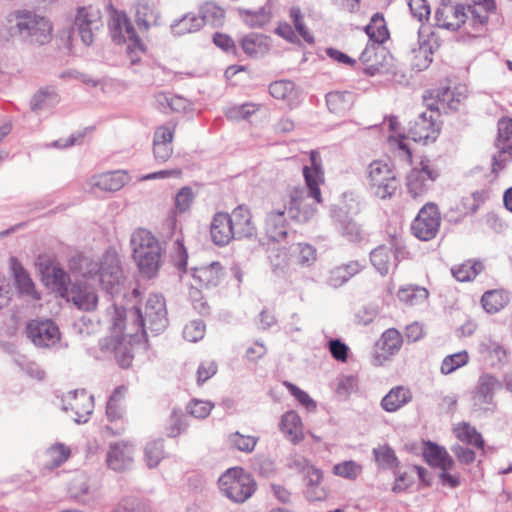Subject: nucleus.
Returning a JSON list of instances; mask_svg holds the SVG:
<instances>
[{"mask_svg":"<svg viewBox=\"0 0 512 512\" xmlns=\"http://www.w3.org/2000/svg\"><path fill=\"white\" fill-rule=\"evenodd\" d=\"M239 13L243 21L251 28H261L270 20V14L265 8L256 11L240 9Z\"/></svg>","mask_w":512,"mask_h":512,"instance_id":"obj_54","label":"nucleus"},{"mask_svg":"<svg viewBox=\"0 0 512 512\" xmlns=\"http://www.w3.org/2000/svg\"><path fill=\"white\" fill-rule=\"evenodd\" d=\"M97 279L107 294L112 297L121 294L124 289L125 277L116 251L108 249L103 254L102 266Z\"/></svg>","mask_w":512,"mask_h":512,"instance_id":"obj_6","label":"nucleus"},{"mask_svg":"<svg viewBox=\"0 0 512 512\" xmlns=\"http://www.w3.org/2000/svg\"><path fill=\"white\" fill-rule=\"evenodd\" d=\"M423 458L429 466L441 470H449L454 466V460L447 450L435 442H424Z\"/></svg>","mask_w":512,"mask_h":512,"instance_id":"obj_24","label":"nucleus"},{"mask_svg":"<svg viewBox=\"0 0 512 512\" xmlns=\"http://www.w3.org/2000/svg\"><path fill=\"white\" fill-rule=\"evenodd\" d=\"M113 512H150L149 509L137 499H123Z\"/></svg>","mask_w":512,"mask_h":512,"instance_id":"obj_64","label":"nucleus"},{"mask_svg":"<svg viewBox=\"0 0 512 512\" xmlns=\"http://www.w3.org/2000/svg\"><path fill=\"white\" fill-rule=\"evenodd\" d=\"M258 438L250 435H243L239 432L231 433L228 437L229 445L235 449L250 453L254 450L257 444Z\"/></svg>","mask_w":512,"mask_h":512,"instance_id":"obj_57","label":"nucleus"},{"mask_svg":"<svg viewBox=\"0 0 512 512\" xmlns=\"http://www.w3.org/2000/svg\"><path fill=\"white\" fill-rule=\"evenodd\" d=\"M167 314L163 295L151 294L146 301L145 314H142L145 337L147 336V330H150L154 335L165 331L169 324Z\"/></svg>","mask_w":512,"mask_h":512,"instance_id":"obj_11","label":"nucleus"},{"mask_svg":"<svg viewBox=\"0 0 512 512\" xmlns=\"http://www.w3.org/2000/svg\"><path fill=\"white\" fill-rule=\"evenodd\" d=\"M130 244L140 272L147 278L154 277L161 260V248L157 239L150 231L140 228L133 232Z\"/></svg>","mask_w":512,"mask_h":512,"instance_id":"obj_4","label":"nucleus"},{"mask_svg":"<svg viewBox=\"0 0 512 512\" xmlns=\"http://www.w3.org/2000/svg\"><path fill=\"white\" fill-rule=\"evenodd\" d=\"M484 265L481 261H467L462 265L452 268L453 276L459 282H467L476 278L482 272Z\"/></svg>","mask_w":512,"mask_h":512,"instance_id":"obj_45","label":"nucleus"},{"mask_svg":"<svg viewBox=\"0 0 512 512\" xmlns=\"http://www.w3.org/2000/svg\"><path fill=\"white\" fill-rule=\"evenodd\" d=\"M232 230L229 214L218 212L211 222L210 234L212 241L218 246L227 245L232 239H236Z\"/></svg>","mask_w":512,"mask_h":512,"instance_id":"obj_22","label":"nucleus"},{"mask_svg":"<svg viewBox=\"0 0 512 512\" xmlns=\"http://www.w3.org/2000/svg\"><path fill=\"white\" fill-rule=\"evenodd\" d=\"M440 133V126L436 123L432 113L422 112L418 117L410 122L407 138L414 142L427 143L435 141Z\"/></svg>","mask_w":512,"mask_h":512,"instance_id":"obj_15","label":"nucleus"},{"mask_svg":"<svg viewBox=\"0 0 512 512\" xmlns=\"http://www.w3.org/2000/svg\"><path fill=\"white\" fill-rule=\"evenodd\" d=\"M134 447L128 442H117L110 445L107 464L114 471H124L133 462Z\"/></svg>","mask_w":512,"mask_h":512,"instance_id":"obj_18","label":"nucleus"},{"mask_svg":"<svg viewBox=\"0 0 512 512\" xmlns=\"http://www.w3.org/2000/svg\"><path fill=\"white\" fill-rule=\"evenodd\" d=\"M458 438L478 449H484L485 441L480 432L469 423L463 422L458 429Z\"/></svg>","mask_w":512,"mask_h":512,"instance_id":"obj_50","label":"nucleus"},{"mask_svg":"<svg viewBox=\"0 0 512 512\" xmlns=\"http://www.w3.org/2000/svg\"><path fill=\"white\" fill-rule=\"evenodd\" d=\"M222 275L223 269L219 262H212L208 266L195 268L193 272V278L206 288L218 286Z\"/></svg>","mask_w":512,"mask_h":512,"instance_id":"obj_30","label":"nucleus"},{"mask_svg":"<svg viewBox=\"0 0 512 512\" xmlns=\"http://www.w3.org/2000/svg\"><path fill=\"white\" fill-rule=\"evenodd\" d=\"M454 7L453 0H441V6L435 11L434 25L451 31L458 30V19L453 18Z\"/></svg>","mask_w":512,"mask_h":512,"instance_id":"obj_32","label":"nucleus"},{"mask_svg":"<svg viewBox=\"0 0 512 512\" xmlns=\"http://www.w3.org/2000/svg\"><path fill=\"white\" fill-rule=\"evenodd\" d=\"M126 18L127 16L125 13H116L109 23L111 37L116 44L125 43V35L123 31L125 29L124 26Z\"/></svg>","mask_w":512,"mask_h":512,"instance_id":"obj_58","label":"nucleus"},{"mask_svg":"<svg viewBox=\"0 0 512 512\" xmlns=\"http://www.w3.org/2000/svg\"><path fill=\"white\" fill-rule=\"evenodd\" d=\"M239 44L243 52L250 58H262L271 48V39L261 33H249L242 37Z\"/></svg>","mask_w":512,"mask_h":512,"instance_id":"obj_21","label":"nucleus"},{"mask_svg":"<svg viewBox=\"0 0 512 512\" xmlns=\"http://www.w3.org/2000/svg\"><path fill=\"white\" fill-rule=\"evenodd\" d=\"M107 313L112 335L100 342V348L104 352L112 351L121 368H129L134 358L132 344L145 339L142 310L137 305L126 308L114 303Z\"/></svg>","mask_w":512,"mask_h":512,"instance_id":"obj_1","label":"nucleus"},{"mask_svg":"<svg viewBox=\"0 0 512 512\" xmlns=\"http://www.w3.org/2000/svg\"><path fill=\"white\" fill-rule=\"evenodd\" d=\"M480 352L490 360L492 366H502L507 362V351L498 342L491 339L480 344Z\"/></svg>","mask_w":512,"mask_h":512,"instance_id":"obj_37","label":"nucleus"},{"mask_svg":"<svg viewBox=\"0 0 512 512\" xmlns=\"http://www.w3.org/2000/svg\"><path fill=\"white\" fill-rule=\"evenodd\" d=\"M187 427V415L181 409L174 408L167 422V436L170 438H175L181 433L185 432Z\"/></svg>","mask_w":512,"mask_h":512,"instance_id":"obj_46","label":"nucleus"},{"mask_svg":"<svg viewBox=\"0 0 512 512\" xmlns=\"http://www.w3.org/2000/svg\"><path fill=\"white\" fill-rule=\"evenodd\" d=\"M364 31L371 42L383 44L389 38V31L384 16L380 12L372 15Z\"/></svg>","mask_w":512,"mask_h":512,"instance_id":"obj_34","label":"nucleus"},{"mask_svg":"<svg viewBox=\"0 0 512 512\" xmlns=\"http://www.w3.org/2000/svg\"><path fill=\"white\" fill-rule=\"evenodd\" d=\"M52 30V24L46 17L19 10L15 12V24L10 27V34L25 44L43 46L51 41Z\"/></svg>","mask_w":512,"mask_h":512,"instance_id":"obj_3","label":"nucleus"},{"mask_svg":"<svg viewBox=\"0 0 512 512\" xmlns=\"http://www.w3.org/2000/svg\"><path fill=\"white\" fill-rule=\"evenodd\" d=\"M441 217L436 204L426 203L412 221L411 230L413 235L422 241L433 239L440 227Z\"/></svg>","mask_w":512,"mask_h":512,"instance_id":"obj_10","label":"nucleus"},{"mask_svg":"<svg viewBox=\"0 0 512 512\" xmlns=\"http://www.w3.org/2000/svg\"><path fill=\"white\" fill-rule=\"evenodd\" d=\"M10 268L19 293L39 299L40 296L36 292L34 282L17 258L11 257Z\"/></svg>","mask_w":512,"mask_h":512,"instance_id":"obj_25","label":"nucleus"},{"mask_svg":"<svg viewBox=\"0 0 512 512\" xmlns=\"http://www.w3.org/2000/svg\"><path fill=\"white\" fill-rule=\"evenodd\" d=\"M331 216L337 224V229L341 235L352 243H358L364 240L365 233L361 226L349 217L348 213L341 207H333Z\"/></svg>","mask_w":512,"mask_h":512,"instance_id":"obj_17","label":"nucleus"},{"mask_svg":"<svg viewBox=\"0 0 512 512\" xmlns=\"http://www.w3.org/2000/svg\"><path fill=\"white\" fill-rule=\"evenodd\" d=\"M256 111L255 105L245 103L242 105H235L226 111V116L231 120H245L248 119Z\"/></svg>","mask_w":512,"mask_h":512,"instance_id":"obj_62","label":"nucleus"},{"mask_svg":"<svg viewBox=\"0 0 512 512\" xmlns=\"http://www.w3.org/2000/svg\"><path fill=\"white\" fill-rule=\"evenodd\" d=\"M495 146L499 149V153L492 157V172L497 174L505 168L507 162L512 160V119H501L498 122Z\"/></svg>","mask_w":512,"mask_h":512,"instance_id":"obj_14","label":"nucleus"},{"mask_svg":"<svg viewBox=\"0 0 512 512\" xmlns=\"http://www.w3.org/2000/svg\"><path fill=\"white\" fill-rule=\"evenodd\" d=\"M412 392L402 385L393 387L381 400V407L386 412H396L412 401Z\"/></svg>","mask_w":512,"mask_h":512,"instance_id":"obj_27","label":"nucleus"},{"mask_svg":"<svg viewBox=\"0 0 512 512\" xmlns=\"http://www.w3.org/2000/svg\"><path fill=\"white\" fill-rule=\"evenodd\" d=\"M373 454L381 469H394L400 464L395 451L389 445L379 446L373 449Z\"/></svg>","mask_w":512,"mask_h":512,"instance_id":"obj_47","label":"nucleus"},{"mask_svg":"<svg viewBox=\"0 0 512 512\" xmlns=\"http://www.w3.org/2000/svg\"><path fill=\"white\" fill-rule=\"evenodd\" d=\"M197 17L202 20L201 27L210 25L217 28L224 24L225 11L214 2H205L200 6Z\"/></svg>","mask_w":512,"mask_h":512,"instance_id":"obj_33","label":"nucleus"},{"mask_svg":"<svg viewBox=\"0 0 512 512\" xmlns=\"http://www.w3.org/2000/svg\"><path fill=\"white\" fill-rule=\"evenodd\" d=\"M288 211V205L284 210H272L265 219V231L269 240L281 242L287 238L288 229L285 212Z\"/></svg>","mask_w":512,"mask_h":512,"instance_id":"obj_23","label":"nucleus"},{"mask_svg":"<svg viewBox=\"0 0 512 512\" xmlns=\"http://www.w3.org/2000/svg\"><path fill=\"white\" fill-rule=\"evenodd\" d=\"M229 218L236 239L252 238L256 235L257 229L252 223L251 213L244 205L236 207L229 214Z\"/></svg>","mask_w":512,"mask_h":512,"instance_id":"obj_19","label":"nucleus"},{"mask_svg":"<svg viewBox=\"0 0 512 512\" xmlns=\"http://www.w3.org/2000/svg\"><path fill=\"white\" fill-rule=\"evenodd\" d=\"M219 489L224 496L235 503H242L256 490L251 475L241 467L227 469L218 479Z\"/></svg>","mask_w":512,"mask_h":512,"instance_id":"obj_5","label":"nucleus"},{"mask_svg":"<svg viewBox=\"0 0 512 512\" xmlns=\"http://www.w3.org/2000/svg\"><path fill=\"white\" fill-rule=\"evenodd\" d=\"M205 323L202 320H193L185 325L183 337L189 342H197L204 337Z\"/></svg>","mask_w":512,"mask_h":512,"instance_id":"obj_60","label":"nucleus"},{"mask_svg":"<svg viewBox=\"0 0 512 512\" xmlns=\"http://www.w3.org/2000/svg\"><path fill=\"white\" fill-rule=\"evenodd\" d=\"M280 431L294 444L302 439V422L297 412L291 410L283 414L279 423Z\"/></svg>","mask_w":512,"mask_h":512,"instance_id":"obj_31","label":"nucleus"},{"mask_svg":"<svg viewBox=\"0 0 512 512\" xmlns=\"http://www.w3.org/2000/svg\"><path fill=\"white\" fill-rule=\"evenodd\" d=\"M507 301V297L501 290L486 291L481 298L483 308L486 312L491 314L501 310L506 305Z\"/></svg>","mask_w":512,"mask_h":512,"instance_id":"obj_48","label":"nucleus"},{"mask_svg":"<svg viewBox=\"0 0 512 512\" xmlns=\"http://www.w3.org/2000/svg\"><path fill=\"white\" fill-rule=\"evenodd\" d=\"M502 386V382L497 377L483 373L478 379L475 397L483 404H492L495 392Z\"/></svg>","mask_w":512,"mask_h":512,"instance_id":"obj_28","label":"nucleus"},{"mask_svg":"<svg viewBox=\"0 0 512 512\" xmlns=\"http://www.w3.org/2000/svg\"><path fill=\"white\" fill-rule=\"evenodd\" d=\"M26 337L38 348L48 349L59 344L61 332L52 319H32L25 327Z\"/></svg>","mask_w":512,"mask_h":512,"instance_id":"obj_8","label":"nucleus"},{"mask_svg":"<svg viewBox=\"0 0 512 512\" xmlns=\"http://www.w3.org/2000/svg\"><path fill=\"white\" fill-rule=\"evenodd\" d=\"M359 60L365 65L364 73L368 76H375L388 71L392 56L381 43L368 41Z\"/></svg>","mask_w":512,"mask_h":512,"instance_id":"obj_13","label":"nucleus"},{"mask_svg":"<svg viewBox=\"0 0 512 512\" xmlns=\"http://www.w3.org/2000/svg\"><path fill=\"white\" fill-rule=\"evenodd\" d=\"M411 65L417 71H423L429 67L432 62L433 47L429 41L419 39V47L411 51Z\"/></svg>","mask_w":512,"mask_h":512,"instance_id":"obj_38","label":"nucleus"},{"mask_svg":"<svg viewBox=\"0 0 512 512\" xmlns=\"http://www.w3.org/2000/svg\"><path fill=\"white\" fill-rule=\"evenodd\" d=\"M419 166L407 175V189L413 198L426 194L440 176L439 170L429 159H422Z\"/></svg>","mask_w":512,"mask_h":512,"instance_id":"obj_9","label":"nucleus"},{"mask_svg":"<svg viewBox=\"0 0 512 512\" xmlns=\"http://www.w3.org/2000/svg\"><path fill=\"white\" fill-rule=\"evenodd\" d=\"M42 276L46 279L48 285L60 293L61 296L68 294L70 276L69 274L59 266L46 265L42 269Z\"/></svg>","mask_w":512,"mask_h":512,"instance_id":"obj_29","label":"nucleus"},{"mask_svg":"<svg viewBox=\"0 0 512 512\" xmlns=\"http://www.w3.org/2000/svg\"><path fill=\"white\" fill-rule=\"evenodd\" d=\"M469 361V355L467 351L463 350L458 353L447 355L441 364V373L448 375L456 371L457 369L466 365Z\"/></svg>","mask_w":512,"mask_h":512,"instance_id":"obj_52","label":"nucleus"},{"mask_svg":"<svg viewBox=\"0 0 512 512\" xmlns=\"http://www.w3.org/2000/svg\"><path fill=\"white\" fill-rule=\"evenodd\" d=\"M284 385L295 399L304 406L308 411H313L316 409V402L309 396L307 392L300 389L298 386L291 382H284Z\"/></svg>","mask_w":512,"mask_h":512,"instance_id":"obj_59","label":"nucleus"},{"mask_svg":"<svg viewBox=\"0 0 512 512\" xmlns=\"http://www.w3.org/2000/svg\"><path fill=\"white\" fill-rule=\"evenodd\" d=\"M311 166L303 167L305 188H294L290 192L288 202V214L297 222H307L315 213V208L307 203V198H312L316 203H321V191L319 184L323 182L321 164L317 162V153L310 154Z\"/></svg>","mask_w":512,"mask_h":512,"instance_id":"obj_2","label":"nucleus"},{"mask_svg":"<svg viewBox=\"0 0 512 512\" xmlns=\"http://www.w3.org/2000/svg\"><path fill=\"white\" fill-rule=\"evenodd\" d=\"M428 296V290L419 286L401 288L397 293L398 299L410 306L423 304L428 299Z\"/></svg>","mask_w":512,"mask_h":512,"instance_id":"obj_41","label":"nucleus"},{"mask_svg":"<svg viewBox=\"0 0 512 512\" xmlns=\"http://www.w3.org/2000/svg\"><path fill=\"white\" fill-rule=\"evenodd\" d=\"M202 20L193 13H188L182 18L175 20L171 25V30L174 35L182 36L187 33H193L199 31Z\"/></svg>","mask_w":512,"mask_h":512,"instance_id":"obj_42","label":"nucleus"},{"mask_svg":"<svg viewBox=\"0 0 512 512\" xmlns=\"http://www.w3.org/2000/svg\"><path fill=\"white\" fill-rule=\"evenodd\" d=\"M102 266V258L96 261L90 257L81 256L78 259V272L86 279H96L100 273Z\"/></svg>","mask_w":512,"mask_h":512,"instance_id":"obj_55","label":"nucleus"},{"mask_svg":"<svg viewBox=\"0 0 512 512\" xmlns=\"http://www.w3.org/2000/svg\"><path fill=\"white\" fill-rule=\"evenodd\" d=\"M410 12L418 21H428L431 13L427 0H408Z\"/></svg>","mask_w":512,"mask_h":512,"instance_id":"obj_61","label":"nucleus"},{"mask_svg":"<svg viewBox=\"0 0 512 512\" xmlns=\"http://www.w3.org/2000/svg\"><path fill=\"white\" fill-rule=\"evenodd\" d=\"M354 102V94L350 91H332L326 95L328 109L335 114L349 110Z\"/></svg>","mask_w":512,"mask_h":512,"instance_id":"obj_35","label":"nucleus"},{"mask_svg":"<svg viewBox=\"0 0 512 512\" xmlns=\"http://www.w3.org/2000/svg\"><path fill=\"white\" fill-rule=\"evenodd\" d=\"M390 252L391 249L385 245H380L370 252L371 264L381 276H385L389 273L391 259Z\"/></svg>","mask_w":512,"mask_h":512,"instance_id":"obj_43","label":"nucleus"},{"mask_svg":"<svg viewBox=\"0 0 512 512\" xmlns=\"http://www.w3.org/2000/svg\"><path fill=\"white\" fill-rule=\"evenodd\" d=\"M362 269L363 265L359 261H350L349 263L339 265L332 269L326 282L330 287L339 288L353 276L361 272Z\"/></svg>","mask_w":512,"mask_h":512,"instance_id":"obj_26","label":"nucleus"},{"mask_svg":"<svg viewBox=\"0 0 512 512\" xmlns=\"http://www.w3.org/2000/svg\"><path fill=\"white\" fill-rule=\"evenodd\" d=\"M54 102H57V94L54 89L40 88L32 97L30 101V108L32 111H40Z\"/></svg>","mask_w":512,"mask_h":512,"instance_id":"obj_49","label":"nucleus"},{"mask_svg":"<svg viewBox=\"0 0 512 512\" xmlns=\"http://www.w3.org/2000/svg\"><path fill=\"white\" fill-rule=\"evenodd\" d=\"M453 18L458 19L459 28L464 26L467 34L473 37H479L486 33L488 25V14L493 11H487L481 5H459L454 7Z\"/></svg>","mask_w":512,"mask_h":512,"instance_id":"obj_7","label":"nucleus"},{"mask_svg":"<svg viewBox=\"0 0 512 512\" xmlns=\"http://www.w3.org/2000/svg\"><path fill=\"white\" fill-rule=\"evenodd\" d=\"M126 174L113 171L101 174L94 179L93 185L101 190L114 192L120 190L126 183Z\"/></svg>","mask_w":512,"mask_h":512,"instance_id":"obj_36","label":"nucleus"},{"mask_svg":"<svg viewBox=\"0 0 512 512\" xmlns=\"http://www.w3.org/2000/svg\"><path fill=\"white\" fill-rule=\"evenodd\" d=\"M289 17L294 25L295 30L308 44L314 43V37L307 29L304 23V17L298 6H292L289 9Z\"/></svg>","mask_w":512,"mask_h":512,"instance_id":"obj_56","label":"nucleus"},{"mask_svg":"<svg viewBox=\"0 0 512 512\" xmlns=\"http://www.w3.org/2000/svg\"><path fill=\"white\" fill-rule=\"evenodd\" d=\"M145 461L149 468L156 467L164 458V441L163 439L153 440L146 444Z\"/></svg>","mask_w":512,"mask_h":512,"instance_id":"obj_51","label":"nucleus"},{"mask_svg":"<svg viewBox=\"0 0 512 512\" xmlns=\"http://www.w3.org/2000/svg\"><path fill=\"white\" fill-rule=\"evenodd\" d=\"M402 343L403 338L400 332L395 328H389L382 334L376 345L388 356H391L400 350Z\"/></svg>","mask_w":512,"mask_h":512,"instance_id":"obj_39","label":"nucleus"},{"mask_svg":"<svg viewBox=\"0 0 512 512\" xmlns=\"http://www.w3.org/2000/svg\"><path fill=\"white\" fill-rule=\"evenodd\" d=\"M430 99L440 103L443 109L457 110L460 103V94L456 95L450 87H440L429 92Z\"/></svg>","mask_w":512,"mask_h":512,"instance_id":"obj_40","label":"nucleus"},{"mask_svg":"<svg viewBox=\"0 0 512 512\" xmlns=\"http://www.w3.org/2000/svg\"><path fill=\"white\" fill-rule=\"evenodd\" d=\"M369 181L374 194L381 199L391 197L399 187V181L389 165L381 161H374L369 165Z\"/></svg>","mask_w":512,"mask_h":512,"instance_id":"obj_12","label":"nucleus"},{"mask_svg":"<svg viewBox=\"0 0 512 512\" xmlns=\"http://www.w3.org/2000/svg\"><path fill=\"white\" fill-rule=\"evenodd\" d=\"M124 35H125V42L129 41L127 50L128 54L130 55L131 63L136 64L139 61V58L135 56L136 51L143 52L144 51V44L142 43L141 39L137 35V32L129 20V18H126V23L124 26Z\"/></svg>","mask_w":512,"mask_h":512,"instance_id":"obj_44","label":"nucleus"},{"mask_svg":"<svg viewBox=\"0 0 512 512\" xmlns=\"http://www.w3.org/2000/svg\"><path fill=\"white\" fill-rule=\"evenodd\" d=\"M97 13L92 8L80 7L75 17L73 33H77L81 41L89 46L93 42V26L96 25Z\"/></svg>","mask_w":512,"mask_h":512,"instance_id":"obj_20","label":"nucleus"},{"mask_svg":"<svg viewBox=\"0 0 512 512\" xmlns=\"http://www.w3.org/2000/svg\"><path fill=\"white\" fill-rule=\"evenodd\" d=\"M213 407L214 404L209 401L194 399L188 404L187 410L188 413L195 418L203 419L210 414Z\"/></svg>","mask_w":512,"mask_h":512,"instance_id":"obj_63","label":"nucleus"},{"mask_svg":"<svg viewBox=\"0 0 512 512\" xmlns=\"http://www.w3.org/2000/svg\"><path fill=\"white\" fill-rule=\"evenodd\" d=\"M66 295L79 310L91 312L97 307V291L95 287L85 282L78 281L73 283Z\"/></svg>","mask_w":512,"mask_h":512,"instance_id":"obj_16","label":"nucleus"},{"mask_svg":"<svg viewBox=\"0 0 512 512\" xmlns=\"http://www.w3.org/2000/svg\"><path fill=\"white\" fill-rule=\"evenodd\" d=\"M270 95L279 100H290L295 94V84L290 80H278L269 85Z\"/></svg>","mask_w":512,"mask_h":512,"instance_id":"obj_53","label":"nucleus"}]
</instances>
